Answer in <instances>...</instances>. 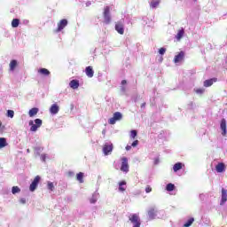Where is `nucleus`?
<instances>
[{"label": "nucleus", "instance_id": "nucleus-51", "mask_svg": "<svg viewBox=\"0 0 227 227\" xmlns=\"http://www.w3.org/2000/svg\"><path fill=\"white\" fill-rule=\"evenodd\" d=\"M27 153H29V149L27 150Z\"/></svg>", "mask_w": 227, "mask_h": 227}, {"label": "nucleus", "instance_id": "nucleus-2", "mask_svg": "<svg viewBox=\"0 0 227 227\" xmlns=\"http://www.w3.org/2000/svg\"><path fill=\"white\" fill-rule=\"evenodd\" d=\"M129 221L132 224V227H141V218H139V215L137 214L129 215Z\"/></svg>", "mask_w": 227, "mask_h": 227}, {"label": "nucleus", "instance_id": "nucleus-35", "mask_svg": "<svg viewBox=\"0 0 227 227\" xmlns=\"http://www.w3.org/2000/svg\"><path fill=\"white\" fill-rule=\"evenodd\" d=\"M137 136V131H136V130H131L130 131V137H131V139H136Z\"/></svg>", "mask_w": 227, "mask_h": 227}, {"label": "nucleus", "instance_id": "nucleus-19", "mask_svg": "<svg viewBox=\"0 0 227 227\" xmlns=\"http://www.w3.org/2000/svg\"><path fill=\"white\" fill-rule=\"evenodd\" d=\"M119 191H121V192H124V191H127V182L121 181V183H119Z\"/></svg>", "mask_w": 227, "mask_h": 227}, {"label": "nucleus", "instance_id": "nucleus-9", "mask_svg": "<svg viewBox=\"0 0 227 227\" xmlns=\"http://www.w3.org/2000/svg\"><path fill=\"white\" fill-rule=\"evenodd\" d=\"M113 152V144L111 143H106L103 146V153L104 155H110V153Z\"/></svg>", "mask_w": 227, "mask_h": 227}, {"label": "nucleus", "instance_id": "nucleus-12", "mask_svg": "<svg viewBox=\"0 0 227 227\" xmlns=\"http://www.w3.org/2000/svg\"><path fill=\"white\" fill-rule=\"evenodd\" d=\"M50 113L53 115L58 114L59 113V106H58L56 103L51 105L50 107Z\"/></svg>", "mask_w": 227, "mask_h": 227}, {"label": "nucleus", "instance_id": "nucleus-5", "mask_svg": "<svg viewBox=\"0 0 227 227\" xmlns=\"http://www.w3.org/2000/svg\"><path fill=\"white\" fill-rule=\"evenodd\" d=\"M158 212L159 211L157 210V207H150L147 211V215L149 217V221H153V219H155L157 217Z\"/></svg>", "mask_w": 227, "mask_h": 227}, {"label": "nucleus", "instance_id": "nucleus-23", "mask_svg": "<svg viewBox=\"0 0 227 227\" xmlns=\"http://www.w3.org/2000/svg\"><path fill=\"white\" fill-rule=\"evenodd\" d=\"M84 173L80 172L76 175V180H78V182H80V184H84Z\"/></svg>", "mask_w": 227, "mask_h": 227}, {"label": "nucleus", "instance_id": "nucleus-21", "mask_svg": "<svg viewBox=\"0 0 227 227\" xmlns=\"http://www.w3.org/2000/svg\"><path fill=\"white\" fill-rule=\"evenodd\" d=\"M215 79H209V80H206L204 81V86L205 88H210V86H212V84H214V82H215Z\"/></svg>", "mask_w": 227, "mask_h": 227}, {"label": "nucleus", "instance_id": "nucleus-20", "mask_svg": "<svg viewBox=\"0 0 227 227\" xmlns=\"http://www.w3.org/2000/svg\"><path fill=\"white\" fill-rule=\"evenodd\" d=\"M38 111L39 109L36 107L30 109L28 112V116H30V118H33V116H36V114H38Z\"/></svg>", "mask_w": 227, "mask_h": 227}, {"label": "nucleus", "instance_id": "nucleus-3", "mask_svg": "<svg viewBox=\"0 0 227 227\" xmlns=\"http://www.w3.org/2000/svg\"><path fill=\"white\" fill-rule=\"evenodd\" d=\"M122 118H123V114H121V113L115 112L113 117L108 120V123L110 125H114L117 121H121Z\"/></svg>", "mask_w": 227, "mask_h": 227}, {"label": "nucleus", "instance_id": "nucleus-45", "mask_svg": "<svg viewBox=\"0 0 227 227\" xmlns=\"http://www.w3.org/2000/svg\"><path fill=\"white\" fill-rule=\"evenodd\" d=\"M121 84H122V86H125V84H127V80H122Z\"/></svg>", "mask_w": 227, "mask_h": 227}, {"label": "nucleus", "instance_id": "nucleus-47", "mask_svg": "<svg viewBox=\"0 0 227 227\" xmlns=\"http://www.w3.org/2000/svg\"><path fill=\"white\" fill-rule=\"evenodd\" d=\"M154 164H159V159H156V160H154Z\"/></svg>", "mask_w": 227, "mask_h": 227}, {"label": "nucleus", "instance_id": "nucleus-37", "mask_svg": "<svg viewBox=\"0 0 227 227\" xmlns=\"http://www.w3.org/2000/svg\"><path fill=\"white\" fill-rule=\"evenodd\" d=\"M159 54H160V56H164V54H166V48H160L159 50Z\"/></svg>", "mask_w": 227, "mask_h": 227}, {"label": "nucleus", "instance_id": "nucleus-8", "mask_svg": "<svg viewBox=\"0 0 227 227\" xmlns=\"http://www.w3.org/2000/svg\"><path fill=\"white\" fill-rule=\"evenodd\" d=\"M38 184H40V176H36L35 177L34 181L29 186V191H31V192H35V191H36V188L38 187Z\"/></svg>", "mask_w": 227, "mask_h": 227}, {"label": "nucleus", "instance_id": "nucleus-7", "mask_svg": "<svg viewBox=\"0 0 227 227\" xmlns=\"http://www.w3.org/2000/svg\"><path fill=\"white\" fill-rule=\"evenodd\" d=\"M121 171L123 173H129V159H127V157L121 158Z\"/></svg>", "mask_w": 227, "mask_h": 227}, {"label": "nucleus", "instance_id": "nucleus-27", "mask_svg": "<svg viewBox=\"0 0 227 227\" xmlns=\"http://www.w3.org/2000/svg\"><path fill=\"white\" fill-rule=\"evenodd\" d=\"M173 169L175 173H176L177 171H180V169H182V163L181 162L176 163L173 167Z\"/></svg>", "mask_w": 227, "mask_h": 227}, {"label": "nucleus", "instance_id": "nucleus-25", "mask_svg": "<svg viewBox=\"0 0 227 227\" xmlns=\"http://www.w3.org/2000/svg\"><path fill=\"white\" fill-rule=\"evenodd\" d=\"M185 31H184V28L178 30L176 38V40H182V38H184V35Z\"/></svg>", "mask_w": 227, "mask_h": 227}, {"label": "nucleus", "instance_id": "nucleus-41", "mask_svg": "<svg viewBox=\"0 0 227 227\" xmlns=\"http://www.w3.org/2000/svg\"><path fill=\"white\" fill-rule=\"evenodd\" d=\"M26 198H21L20 200V203H21V205H26Z\"/></svg>", "mask_w": 227, "mask_h": 227}, {"label": "nucleus", "instance_id": "nucleus-15", "mask_svg": "<svg viewBox=\"0 0 227 227\" xmlns=\"http://www.w3.org/2000/svg\"><path fill=\"white\" fill-rule=\"evenodd\" d=\"M227 201V190L223 188L222 189V200L220 202V205H224V203H226Z\"/></svg>", "mask_w": 227, "mask_h": 227}, {"label": "nucleus", "instance_id": "nucleus-50", "mask_svg": "<svg viewBox=\"0 0 227 227\" xmlns=\"http://www.w3.org/2000/svg\"><path fill=\"white\" fill-rule=\"evenodd\" d=\"M145 104L144 103V104H142L141 107H145Z\"/></svg>", "mask_w": 227, "mask_h": 227}, {"label": "nucleus", "instance_id": "nucleus-11", "mask_svg": "<svg viewBox=\"0 0 227 227\" xmlns=\"http://www.w3.org/2000/svg\"><path fill=\"white\" fill-rule=\"evenodd\" d=\"M68 26V20H61L59 23H58V28L56 30V33H59L61 31H63V28Z\"/></svg>", "mask_w": 227, "mask_h": 227}, {"label": "nucleus", "instance_id": "nucleus-33", "mask_svg": "<svg viewBox=\"0 0 227 227\" xmlns=\"http://www.w3.org/2000/svg\"><path fill=\"white\" fill-rule=\"evenodd\" d=\"M194 91L195 93H197V95H203V93H205V89L199 88V89H195Z\"/></svg>", "mask_w": 227, "mask_h": 227}, {"label": "nucleus", "instance_id": "nucleus-49", "mask_svg": "<svg viewBox=\"0 0 227 227\" xmlns=\"http://www.w3.org/2000/svg\"><path fill=\"white\" fill-rule=\"evenodd\" d=\"M0 127H3V122L0 121Z\"/></svg>", "mask_w": 227, "mask_h": 227}, {"label": "nucleus", "instance_id": "nucleus-52", "mask_svg": "<svg viewBox=\"0 0 227 227\" xmlns=\"http://www.w3.org/2000/svg\"><path fill=\"white\" fill-rule=\"evenodd\" d=\"M0 132H3V129H0Z\"/></svg>", "mask_w": 227, "mask_h": 227}, {"label": "nucleus", "instance_id": "nucleus-43", "mask_svg": "<svg viewBox=\"0 0 227 227\" xmlns=\"http://www.w3.org/2000/svg\"><path fill=\"white\" fill-rule=\"evenodd\" d=\"M132 149V145H127L126 150L127 152L130 151Z\"/></svg>", "mask_w": 227, "mask_h": 227}, {"label": "nucleus", "instance_id": "nucleus-1", "mask_svg": "<svg viewBox=\"0 0 227 227\" xmlns=\"http://www.w3.org/2000/svg\"><path fill=\"white\" fill-rule=\"evenodd\" d=\"M42 120L41 119H35V121L30 120L28 121V125L30 127V132H36L42 127Z\"/></svg>", "mask_w": 227, "mask_h": 227}, {"label": "nucleus", "instance_id": "nucleus-46", "mask_svg": "<svg viewBox=\"0 0 227 227\" xmlns=\"http://www.w3.org/2000/svg\"><path fill=\"white\" fill-rule=\"evenodd\" d=\"M91 5V2H87L86 3V6H90Z\"/></svg>", "mask_w": 227, "mask_h": 227}, {"label": "nucleus", "instance_id": "nucleus-32", "mask_svg": "<svg viewBox=\"0 0 227 227\" xmlns=\"http://www.w3.org/2000/svg\"><path fill=\"white\" fill-rule=\"evenodd\" d=\"M7 118H13L15 116V112L13 110H7Z\"/></svg>", "mask_w": 227, "mask_h": 227}, {"label": "nucleus", "instance_id": "nucleus-18", "mask_svg": "<svg viewBox=\"0 0 227 227\" xmlns=\"http://www.w3.org/2000/svg\"><path fill=\"white\" fill-rule=\"evenodd\" d=\"M215 169H216L217 173H223L224 171V169H225L224 163H218L215 166Z\"/></svg>", "mask_w": 227, "mask_h": 227}, {"label": "nucleus", "instance_id": "nucleus-24", "mask_svg": "<svg viewBox=\"0 0 227 227\" xmlns=\"http://www.w3.org/2000/svg\"><path fill=\"white\" fill-rule=\"evenodd\" d=\"M39 74L42 75L49 76L51 75V71H49L47 68H41L38 70Z\"/></svg>", "mask_w": 227, "mask_h": 227}, {"label": "nucleus", "instance_id": "nucleus-40", "mask_svg": "<svg viewBox=\"0 0 227 227\" xmlns=\"http://www.w3.org/2000/svg\"><path fill=\"white\" fill-rule=\"evenodd\" d=\"M45 159H47V155L46 154H41V160H43V162H45Z\"/></svg>", "mask_w": 227, "mask_h": 227}, {"label": "nucleus", "instance_id": "nucleus-4", "mask_svg": "<svg viewBox=\"0 0 227 227\" xmlns=\"http://www.w3.org/2000/svg\"><path fill=\"white\" fill-rule=\"evenodd\" d=\"M115 31H117L119 35H123L125 33V23L123 20L115 23Z\"/></svg>", "mask_w": 227, "mask_h": 227}, {"label": "nucleus", "instance_id": "nucleus-42", "mask_svg": "<svg viewBox=\"0 0 227 227\" xmlns=\"http://www.w3.org/2000/svg\"><path fill=\"white\" fill-rule=\"evenodd\" d=\"M145 192H152V187H150V186H146V188H145Z\"/></svg>", "mask_w": 227, "mask_h": 227}, {"label": "nucleus", "instance_id": "nucleus-34", "mask_svg": "<svg viewBox=\"0 0 227 227\" xmlns=\"http://www.w3.org/2000/svg\"><path fill=\"white\" fill-rule=\"evenodd\" d=\"M12 194H17V193L20 192V188H19V186H13L12 189Z\"/></svg>", "mask_w": 227, "mask_h": 227}, {"label": "nucleus", "instance_id": "nucleus-17", "mask_svg": "<svg viewBox=\"0 0 227 227\" xmlns=\"http://www.w3.org/2000/svg\"><path fill=\"white\" fill-rule=\"evenodd\" d=\"M69 86L70 88H72L73 90H77V88H79V81L77 80H72L69 82Z\"/></svg>", "mask_w": 227, "mask_h": 227}, {"label": "nucleus", "instance_id": "nucleus-22", "mask_svg": "<svg viewBox=\"0 0 227 227\" xmlns=\"http://www.w3.org/2000/svg\"><path fill=\"white\" fill-rule=\"evenodd\" d=\"M159 4H160V0H151L150 8L155 9V8H157V6H159Z\"/></svg>", "mask_w": 227, "mask_h": 227}, {"label": "nucleus", "instance_id": "nucleus-13", "mask_svg": "<svg viewBox=\"0 0 227 227\" xmlns=\"http://www.w3.org/2000/svg\"><path fill=\"white\" fill-rule=\"evenodd\" d=\"M220 129H221V130H223L222 136H226V134H227L226 119H222L221 124H220Z\"/></svg>", "mask_w": 227, "mask_h": 227}, {"label": "nucleus", "instance_id": "nucleus-10", "mask_svg": "<svg viewBox=\"0 0 227 227\" xmlns=\"http://www.w3.org/2000/svg\"><path fill=\"white\" fill-rule=\"evenodd\" d=\"M184 58H185V53L184 51H180L177 55L174 58V63L178 65V63H182L184 61Z\"/></svg>", "mask_w": 227, "mask_h": 227}, {"label": "nucleus", "instance_id": "nucleus-16", "mask_svg": "<svg viewBox=\"0 0 227 227\" xmlns=\"http://www.w3.org/2000/svg\"><path fill=\"white\" fill-rule=\"evenodd\" d=\"M98 198H99V193H98V192H95L92 194V197L90 199V203H91V204L97 203V201L98 200Z\"/></svg>", "mask_w": 227, "mask_h": 227}, {"label": "nucleus", "instance_id": "nucleus-14", "mask_svg": "<svg viewBox=\"0 0 227 227\" xmlns=\"http://www.w3.org/2000/svg\"><path fill=\"white\" fill-rule=\"evenodd\" d=\"M85 74L87 75V77H93V75H95V71H93V67L91 66H89L85 68Z\"/></svg>", "mask_w": 227, "mask_h": 227}, {"label": "nucleus", "instance_id": "nucleus-48", "mask_svg": "<svg viewBox=\"0 0 227 227\" xmlns=\"http://www.w3.org/2000/svg\"><path fill=\"white\" fill-rule=\"evenodd\" d=\"M0 74H3V67L0 66Z\"/></svg>", "mask_w": 227, "mask_h": 227}, {"label": "nucleus", "instance_id": "nucleus-29", "mask_svg": "<svg viewBox=\"0 0 227 227\" xmlns=\"http://www.w3.org/2000/svg\"><path fill=\"white\" fill-rule=\"evenodd\" d=\"M19 24H20V20H19V19L12 20V27H19Z\"/></svg>", "mask_w": 227, "mask_h": 227}, {"label": "nucleus", "instance_id": "nucleus-6", "mask_svg": "<svg viewBox=\"0 0 227 227\" xmlns=\"http://www.w3.org/2000/svg\"><path fill=\"white\" fill-rule=\"evenodd\" d=\"M105 24H111V11L109 6L105 7V11L103 12Z\"/></svg>", "mask_w": 227, "mask_h": 227}, {"label": "nucleus", "instance_id": "nucleus-30", "mask_svg": "<svg viewBox=\"0 0 227 227\" xmlns=\"http://www.w3.org/2000/svg\"><path fill=\"white\" fill-rule=\"evenodd\" d=\"M166 189L168 192H171L172 191H175V184L169 183L167 184Z\"/></svg>", "mask_w": 227, "mask_h": 227}, {"label": "nucleus", "instance_id": "nucleus-28", "mask_svg": "<svg viewBox=\"0 0 227 227\" xmlns=\"http://www.w3.org/2000/svg\"><path fill=\"white\" fill-rule=\"evenodd\" d=\"M17 68V60H12L10 63V70L11 72H13Z\"/></svg>", "mask_w": 227, "mask_h": 227}, {"label": "nucleus", "instance_id": "nucleus-38", "mask_svg": "<svg viewBox=\"0 0 227 227\" xmlns=\"http://www.w3.org/2000/svg\"><path fill=\"white\" fill-rule=\"evenodd\" d=\"M137 145H139V140H135V141L131 144V146H133V148H136V146H137Z\"/></svg>", "mask_w": 227, "mask_h": 227}, {"label": "nucleus", "instance_id": "nucleus-36", "mask_svg": "<svg viewBox=\"0 0 227 227\" xmlns=\"http://www.w3.org/2000/svg\"><path fill=\"white\" fill-rule=\"evenodd\" d=\"M49 191H54V184L52 182H48Z\"/></svg>", "mask_w": 227, "mask_h": 227}, {"label": "nucleus", "instance_id": "nucleus-39", "mask_svg": "<svg viewBox=\"0 0 227 227\" xmlns=\"http://www.w3.org/2000/svg\"><path fill=\"white\" fill-rule=\"evenodd\" d=\"M35 151L36 152V154H37V155H40V153L42 152V148H40V147H35Z\"/></svg>", "mask_w": 227, "mask_h": 227}, {"label": "nucleus", "instance_id": "nucleus-44", "mask_svg": "<svg viewBox=\"0 0 227 227\" xmlns=\"http://www.w3.org/2000/svg\"><path fill=\"white\" fill-rule=\"evenodd\" d=\"M121 90L123 93H125V91H126L125 86H121Z\"/></svg>", "mask_w": 227, "mask_h": 227}, {"label": "nucleus", "instance_id": "nucleus-31", "mask_svg": "<svg viewBox=\"0 0 227 227\" xmlns=\"http://www.w3.org/2000/svg\"><path fill=\"white\" fill-rule=\"evenodd\" d=\"M192 223H194V218L192 217L184 224V227H190L192 225Z\"/></svg>", "mask_w": 227, "mask_h": 227}, {"label": "nucleus", "instance_id": "nucleus-26", "mask_svg": "<svg viewBox=\"0 0 227 227\" xmlns=\"http://www.w3.org/2000/svg\"><path fill=\"white\" fill-rule=\"evenodd\" d=\"M8 145L5 137H0V148H4Z\"/></svg>", "mask_w": 227, "mask_h": 227}]
</instances>
